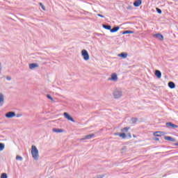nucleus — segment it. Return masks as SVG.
<instances>
[{"instance_id": "nucleus-1", "label": "nucleus", "mask_w": 178, "mask_h": 178, "mask_svg": "<svg viewBox=\"0 0 178 178\" xmlns=\"http://www.w3.org/2000/svg\"><path fill=\"white\" fill-rule=\"evenodd\" d=\"M31 155L35 161H38L40 155L38 154V149L35 145H32Z\"/></svg>"}, {"instance_id": "nucleus-2", "label": "nucleus", "mask_w": 178, "mask_h": 178, "mask_svg": "<svg viewBox=\"0 0 178 178\" xmlns=\"http://www.w3.org/2000/svg\"><path fill=\"white\" fill-rule=\"evenodd\" d=\"M81 55L84 60H88L90 59V54H88V51H87V50L83 49L81 51Z\"/></svg>"}, {"instance_id": "nucleus-3", "label": "nucleus", "mask_w": 178, "mask_h": 178, "mask_svg": "<svg viewBox=\"0 0 178 178\" xmlns=\"http://www.w3.org/2000/svg\"><path fill=\"white\" fill-rule=\"evenodd\" d=\"M113 95H114V98L119 99V98H120V97H122V95H123V93L121 92L120 90L116 89L113 92Z\"/></svg>"}, {"instance_id": "nucleus-4", "label": "nucleus", "mask_w": 178, "mask_h": 178, "mask_svg": "<svg viewBox=\"0 0 178 178\" xmlns=\"http://www.w3.org/2000/svg\"><path fill=\"white\" fill-rule=\"evenodd\" d=\"M15 116H16V113L13 111H10L6 114V118H8V119L15 118Z\"/></svg>"}, {"instance_id": "nucleus-5", "label": "nucleus", "mask_w": 178, "mask_h": 178, "mask_svg": "<svg viewBox=\"0 0 178 178\" xmlns=\"http://www.w3.org/2000/svg\"><path fill=\"white\" fill-rule=\"evenodd\" d=\"M64 116L65 119H67V120H70L71 122H73V123L76 122V120H74V119H73V118H72L69 113H64Z\"/></svg>"}, {"instance_id": "nucleus-6", "label": "nucleus", "mask_w": 178, "mask_h": 178, "mask_svg": "<svg viewBox=\"0 0 178 178\" xmlns=\"http://www.w3.org/2000/svg\"><path fill=\"white\" fill-rule=\"evenodd\" d=\"M155 38H157V40H159L160 41H163V35L161 33H156L153 35Z\"/></svg>"}, {"instance_id": "nucleus-7", "label": "nucleus", "mask_w": 178, "mask_h": 178, "mask_svg": "<svg viewBox=\"0 0 178 178\" xmlns=\"http://www.w3.org/2000/svg\"><path fill=\"white\" fill-rule=\"evenodd\" d=\"M165 125L167 126V127H172V129H178V125L175 124L172 122H166Z\"/></svg>"}, {"instance_id": "nucleus-8", "label": "nucleus", "mask_w": 178, "mask_h": 178, "mask_svg": "<svg viewBox=\"0 0 178 178\" xmlns=\"http://www.w3.org/2000/svg\"><path fill=\"white\" fill-rule=\"evenodd\" d=\"M95 137V134H92L85 136V137L81 140H91V138H94Z\"/></svg>"}, {"instance_id": "nucleus-9", "label": "nucleus", "mask_w": 178, "mask_h": 178, "mask_svg": "<svg viewBox=\"0 0 178 178\" xmlns=\"http://www.w3.org/2000/svg\"><path fill=\"white\" fill-rule=\"evenodd\" d=\"M108 80H111V81H118V74H116V73H113L111 75V77L108 78Z\"/></svg>"}, {"instance_id": "nucleus-10", "label": "nucleus", "mask_w": 178, "mask_h": 178, "mask_svg": "<svg viewBox=\"0 0 178 178\" xmlns=\"http://www.w3.org/2000/svg\"><path fill=\"white\" fill-rule=\"evenodd\" d=\"M154 74L157 77V79H161L162 77V72H161V71L158 70L155 71Z\"/></svg>"}, {"instance_id": "nucleus-11", "label": "nucleus", "mask_w": 178, "mask_h": 178, "mask_svg": "<svg viewBox=\"0 0 178 178\" xmlns=\"http://www.w3.org/2000/svg\"><path fill=\"white\" fill-rule=\"evenodd\" d=\"M142 2H143L142 0H136L134 3V6H135L136 8H138V6L141 5Z\"/></svg>"}, {"instance_id": "nucleus-12", "label": "nucleus", "mask_w": 178, "mask_h": 178, "mask_svg": "<svg viewBox=\"0 0 178 178\" xmlns=\"http://www.w3.org/2000/svg\"><path fill=\"white\" fill-rule=\"evenodd\" d=\"M164 140H166L167 141H172V143L176 141V139L173 138L172 136H165Z\"/></svg>"}, {"instance_id": "nucleus-13", "label": "nucleus", "mask_w": 178, "mask_h": 178, "mask_svg": "<svg viewBox=\"0 0 178 178\" xmlns=\"http://www.w3.org/2000/svg\"><path fill=\"white\" fill-rule=\"evenodd\" d=\"M114 136H119L121 138H126V134L124 133H115Z\"/></svg>"}, {"instance_id": "nucleus-14", "label": "nucleus", "mask_w": 178, "mask_h": 178, "mask_svg": "<svg viewBox=\"0 0 178 178\" xmlns=\"http://www.w3.org/2000/svg\"><path fill=\"white\" fill-rule=\"evenodd\" d=\"M4 101H5V98L3 97V94L0 93V105L1 106L3 105Z\"/></svg>"}, {"instance_id": "nucleus-15", "label": "nucleus", "mask_w": 178, "mask_h": 178, "mask_svg": "<svg viewBox=\"0 0 178 178\" xmlns=\"http://www.w3.org/2000/svg\"><path fill=\"white\" fill-rule=\"evenodd\" d=\"M168 87L172 90L176 88V84H175V82L170 81L168 82Z\"/></svg>"}, {"instance_id": "nucleus-16", "label": "nucleus", "mask_w": 178, "mask_h": 178, "mask_svg": "<svg viewBox=\"0 0 178 178\" xmlns=\"http://www.w3.org/2000/svg\"><path fill=\"white\" fill-rule=\"evenodd\" d=\"M120 29V26H115L113 29L111 28L110 31H111V33H116V32L119 31Z\"/></svg>"}, {"instance_id": "nucleus-17", "label": "nucleus", "mask_w": 178, "mask_h": 178, "mask_svg": "<svg viewBox=\"0 0 178 178\" xmlns=\"http://www.w3.org/2000/svg\"><path fill=\"white\" fill-rule=\"evenodd\" d=\"M35 67H38V63H31L29 64V69H35Z\"/></svg>"}, {"instance_id": "nucleus-18", "label": "nucleus", "mask_w": 178, "mask_h": 178, "mask_svg": "<svg viewBox=\"0 0 178 178\" xmlns=\"http://www.w3.org/2000/svg\"><path fill=\"white\" fill-rule=\"evenodd\" d=\"M53 133H63V129H56V128H54L52 129Z\"/></svg>"}, {"instance_id": "nucleus-19", "label": "nucleus", "mask_w": 178, "mask_h": 178, "mask_svg": "<svg viewBox=\"0 0 178 178\" xmlns=\"http://www.w3.org/2000/svg\"><path fill=\"white\" fill-rule=\"evenodd\" d=\"M118 56L120 58H122V59H126V58H127V53H124V52L121 53V54H118Z\"/></svg>"}, {"instance_id": "nucleus-20", "label": "nucleus", "mask_w": 178, "mask_h": 178, "mask_svg": "<svg viewBox=\"0 0 178 178\" xmlns=\"http://www.w3.org/2000/svg\"><path fill=\"white\" fill-rule=\"evenodd\" d=\"M103 29H105L106 30H111L112 26H111V25L109 24H103Z\"/></svg>"}, {"instance_id": "nucleus-21", "label": "nucleus", "mask_w": 178, "mask_h": 178, "mask_svg": "<svg viewBox=\"0 0 178 178\" xmlns=\"http://www.w3.org/2000/svg\"><path fill=\"white\" fill-rule=\"evenodd\" d=\"M163 132L162 131H156L154 134V136L155 137H161V134H162Z\"/></svg>"}, {"instance_id": "nucleus-22", "label": "nucleus", "mask_w": 178, "mask_h": 178, "mask_svg": "<svg viewBox=\"0 0 178 178\" xmlns=\"http://www.w3.org/2000/svg\"><path fill=\"white\" fill-rule=\"evenodd\" d=\"M134 31H124L122 34H134Z\"/></svg>"}, {"instance_id": "nucleus-23", "label": "nucleus", "mask_w": 178, "mask_h": 178, "mask_svg": "<svg viewBox=\"0 0 178 178\" xmlns=\"http://www.w3.org/2000/svg\"><path fill=\"white\" fill-rule=\"evenodd\" d=\"M129 129H130V127H124L121 129V131H123L124 133H127Z\"/></svg>"}, {"instance_id": "nucleus-24", "label": "nucleus", "mask_w": 178, "mask_h": 178, "mask_svg": "<svg viewBox=\"0 0 178 178\" xmlns=\"http://www.w3.org/2000/svg\"><path fill=\"white\" fill-rule=\"evenodd\" d=\"M16 161H20V162H22V161H23V157H22L21 156L17 155Z\"/></svg>"}, {"instance_id": "nucleus-25", "label": "nucleus", "mask_w": 178, "mask_h": 178, "mask_svg": "<svg viewBox=\"0 0 178 178\" xmlns=\"http://www.w3.org/2000/svg\"><path fill=\"white\" fill-rule=\"evenodd\" d=\"M5 149V145L3 143H0V151H3Z\"/></svg>"}, {"instance_id": "nucleus-26", "label": "nucleus", "mask_w": 178, "mask_h": 178, "mask_svg": "<svg viewBox=\"0 0 178 178\" xmlns=\"http://www.w3.org/2000/svg\"><path fill=\"white\" fill-rule=\"evenodd\" d=\"M1 178H8V175L6 173H2Z\"/></svg>"}, {"instance_id": "nucleus-27", "label": "nucleus", "mask_w": 178, "mask_h": 178, "mask_svg": "<svg viewBox=\"0 0 178 178\" xmlns=\"http://www.w3.org/2000/svg\"><path fill=\"white\" fill-rule=\"evenodd\" d=\"M156 10L157 13H159V15H161L162 13V10H161V8H156Z\"/></svg>"}, {"instance_id": "nucleus-28", "label": "nucleus", "mask_w": 178, "mask_h": 178, "mask_svg": "<svg viewBox=\"0 0 178 178\" xmlns=\"http://www.w3.org/2000/svg\"><path fill=\"white\" fill-rule=\"evenodd\" d=\"M40 6H41L42 9L43 10H45V6L42 4V3H39Z\"/></svg>"}, {"instance_id": "nucleus-29", "label": "nucleus", "mask_w": 178, "mask_h": 178, "mask_svg": "<svg viewBox=\"0 0 178 178\" xmlns=\"http://www.w3.org/2000/svg\"><path fill=\"white\" fill-rule=\"evenodd\" d=\"M47 97L48 99H51V101H54V98H52L51 97V95H47Z\"/></svg>"}, {"instance_id": "nucleus-30", "label": "nucleus", "mask_w": 178, "mask_h": 178, "mask_svg": "<svg viewBox=\"0 0 178 178\" xmlns=\"http://www.w3.org/2000/svg\"><path fill=\"white\" fill-rule=\"evenodd\" d=\"M131 120H132V122L136 123L138 120L137 118H132Z\"/></svg>"}, {"instance_id": "nucleus-31", "label": "nucleus", "mask_w": 178, "mask_h": 178, "mask_svg": "<svg viewBox=\"0 0 178 178\" xmlns=\"http://www.w3.org/2000/svg\"><path fill=\"white\" fill-rule=\"evenodd\" d=\"M6 80H8V81H10V80H12V77L6 76Z\"/></svg>"}, {"instance_id": "nucleus-32", "label": "nucleus", "mask_w": 178, "mask_h": 178, "mask_svg": "<svg viewBox=\"0 0 178 178\" xmlns=\"http://www.w3.org/2000/svg\"><path fill=\"white\" fill-rule=\"evenodd\" d=\"M97 16H99V17H105V16H104L101 14H97Z\"/></svg>"}, {"instance_id": "nucleus-33", "label": "nucleus", "mask_w": 178, "mask_h": 178, "mask_svg": "<svg viewBox=\"0 0 178 178\" xmlns=\"http://www.w3.org/2000/svg\"><path fill=\"white\" fill-rule=\"evenodd\" d=\"M154 141H159V138H154Z\"/></svg>"}, {"instance_id": "nucleus-34", "label": "nucleus", "mask_w": 178, "mask_h": 178, "mask_svg": "<svg viewBox=\"0 0 178 178\" xmlns=\"http://www.w3.org/2000/svg\"><path fill=\"white\" fill-rule=\"evenodd\" d=\"M22 116V114H17V118H20Z\"/></svg>"}, {"instance_id": "nucleus-35", "label": "nucleus", "mask_w": 178, "mask_h": 178, "mask_svg": "<svg viewBox=\"0 0 178 178\" xmlns=\"http://www.w3.org/2000/svg\"><path fill=\"white\" fill-rule=\"evenodd\" d=\"M175 145L178 146V143H175Z\"/></svg>"}, {"instance_id": "nucleus-36", "label": "nucleus", "mask_w": 178, "mask_h": 178, "mask_svg": "<svg viewBox=\"0 0 178 178\" xmlns=\"http://www.w3.org/2000/svg\"><path fill=\"white\" fill-rule=\"evenodd\" d=\"M131 7H128V8H127V9H131Z\"/></svg>"}, {"instance_id": "nucleus-37", "label": "nucleus", "mask_w": 178, "mask_h": 178, "mask_svg": "<svg viewBox=\"0 0 178 178\" xmlns=\"http://www.w3.org/2000/svg\"><path fill=\"white\" fill-rule=\"evenodd\" d=\"M129 138H131V134H129Z\"/></svg>"}]
</instances>
